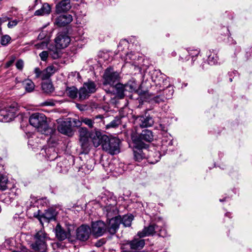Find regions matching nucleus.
Here are the masks:
<instances>
[{
  "label": "nucleus",
  "mask_w": 252,
  "mask_h": 252,
  "mask_svg": "<svg viewBox=\"0 0 252 252\" xmlns=\"http://www.w3.org/2000/svg\"><path fill=\"white\" fill-rule=\"evenodd\" d=\"M126 94L133 93L136 91L137 85L135 80H130L126 84L124 85Z\"/></svg>",
  "instance_id": "nucleus-25"
},
{
  "label": "nucleus",
  "mask_w": 252,
  "mask_h": 252,
  "mask_svg": "<svg viewBox=\"0 0 252 252\" xmlns=\"http://www.w3.org/2000/svg\"><path fill=\"white\" fill-rule=\"evenodd\" d=\"M127 42L126 40H121L120 41V42L119 43V44L118 45V48L119 49H120V47L122 45H125V46H127Z\"/></svg>",
  "instance_id": "nucleus-53"
},
{
  "label": "nucleus",
  "mask_w": 252,
  "mask_h": 252,
  "mask_svg": "<svg viewBox=\"0 0 252 252\" xmlns=\"http://www.w3.org/2000/svg\"><path fill=\"white\" fill-rule=\"evenodd\" d=\"M57 212L53 208H49L43 213L41 218L49 221L55 219Z\"/></svg>",
  "instance_id": "nucleus-29"
},
{
  "label": "nucleus",
  "mask_w": 252,
  "mask_h": 252,
  "mask_svg": "<svg viewBox=\"0 0 252 252\" xmlns=\"http://www.w3.org/2000/svg\"><path fill=\"white\" fill-rule=\"evenodd\" d=\"M11 38L8 35H2L0 39V43L3 46H6L10 43Z\"/></svg>",
  "instance_id": "nucleus-42"
},
{
  "label": "nucleus",
  "mask_w": 252,
  "mask_h": 252,
  "mask_svg": "<svg viewBox=\"0 0 252 252\" xmlns=\"http://www.w3.org/2000/svg\"><path fill=\"white\" fill-rule=\"evenodd\" d=\"M55 71V67L53 66H48L46 69L42 71L40 78L44 80L48 79L53 74Z\"/></svg>",
  "instance_id": "nucleus-28"
},
{
  "label": "nucleus",
  "mask_w": 252,
  "mask_h": 252,
  "mask_svg": "<svg viewBox=\"0 0 252 252\" xmlns=\"http://www.w3.org/2000/svg\"><path fill=\"white\" fill-rule=\"evenodd\" d=\"M102 201L105 204L104 211L106 212V216L108 218L116 214L117 208L116 205L117 203L114 198L112 197L107 198L106 196H103L102 198Z\"/></svg>",
  "instance_id": "nucleus-8"
},
{
  "label": "nucleus",
  "mask_w": 252,
  "mask_h": 252,
  "mask_svg": "<svg viewBox=\"0 0 252 252\" xmlns=\"http://www.w3.org/2000/svg\"><path fill=\"white\" fill-rule=\"evenodd\" d=\"M10 18L6 16L2 15L1 17H0V26H1V24L8 20H9Z\"/></svg>",
  "instance_id": "nucleus-49"
},
{
  "label": "nucleus",
  "mask_w": 252,
  "mask_h": 252,
  "mask_svg": "<svg viewBox=\"0 0 252 252\" xmlns=\"http://www.w3.org/2000/svg\"><path fill=\"white\" fill-rule=\"evenodd\" d=\"M79 142L84 152H88L90 146L89 137L79 138Z\"/></svg>",
  "instance_id": "nucleus-32"
},
{
  "label": "nucleus",
  "mask_w": 252,
  "mask_h": 252,
  "mask_svg": "<svg viewBox=\"0 0 252 252\" xmlns=\"http://www.w3.org/2000/svg\"><path fill=\"white\" fill-rule=\"evenodd\" d=\"M161 91H159L158 92V94L152 98V100L154 102L157 103H159L161 102H165L166 101L164 97L163 96V95L161 94Z\"/></svg>",
  "instance_id": "nucleus-38"
},
{
  "label": "nucleus",
  "mask_w": 252,
  "mask_h": 252,
  "mask_svg": "<svg viewBox=\"0 0 252 252\" xmlns=\"http://www.w3.org/2000/svg\"><path fill=\"white\" fill-rule=\"evenodd\" d=\"M91 232L89 226L83 224L77 229L76 237L80 241H85L89 239Z\"/></svg>",
  "instance_id": "nucleus-11"
},
{
  "label": "nucleus",
  "mask_w": 252,
  "mask_h": 252,
  "mask_svg": "<svg viewBox=\"0 0 252 252\" xmlns=\"http://www.w3.org/2000/svg\"><path fill=\"white\" fill-rule=\"evenodd\" d=\"M8 179L4 176H0V189L5 190L7 188Z\"/></svg>",
  "instance_id": "nucleus-39"
},
{
  "label": "nucleus",
  "mask_w": 252,
  "mask_h": 252,
  "mask_svg": "<svg viewBox=\"0 0 252 252\" xmlns=\"http://www.w3.org/2000/svg\"><path fill=\"white\" fill-rule=\"evenodd\" d=\"M42 89L46 93H51L54 90L52 83L49 81L42 83Z\"/></svg>",
  "instance_id": "nucleus-37"
},
{
  "label": "nucleus",
  "mask_w": 252,
  "mask_h": 252,
  "mask_svg": "<svg viewBox=\"0 0 252 252\" xmlns=\"http://www.w3.org/2000/svg\"><path fill=\"white\" fill-rule=\"evenodd\" d=\"M200 51L198 50H191L189 51H184L180 56V58L183 61H188L191 57L192 58V63L194 62V58L197 56Z\"/></svg>",
  "instance_id": "nucleus-19"
},
{
  "label": "nucleus",
  "mask_w": 252,
  "mask_h": 252,
  "mask_svg": "<svg viewBox=\"0 0 252 252\" xmlns=\"http://www.w3.org/2000/svg\"><path fill=\"white\" fill-rule=\"evenodd\" d=\"M147 158L149 159V161L153 164L157 162L160 158V154L158 152H149L147 153Z\"/></svg>",
  "instance_id": "nucleus-30"
},
{
  "label": "nucleus",
  "mask_w": 252,
  "mask_h": 252,
  "mask_svg": "<svg viewBox=\"0 0 252 252\" xmlns=\"http://www.w3.org/2000/svg\"><path fill=\"white\" fill-rule=\"evenodd\" d=\"M29 122L31 125L37 128L41 133L50 135L53 132L52 128L49 127L46 121V118L43 114L34 113L30 118Z\"/></svg>",
  "instance_id": "nucleus-1"
},
{
  "label": "nucleus",
  "mask_w": 252,
  "mask_h": 252,
  "mask_svg": "<svg viewBox=\"0 0 252 252\" xmlns=\"http://www.w3.org/2000/svg\"><path fill=\"white\" fill-rule=\"evenodd\" d=\"M41 60L42 61H46L49 56V53L47 51H42L39 55Z\"/></svg>",
  "instance_id": "nucleus-44"
},
{
  "label": "nucleus",
  "mask_w": 252,
  "mask_h": 252,
  "mask_svg": "<svg viewBox=\"0 0 252 252\" xmlns=\"http://www.w3.org/2000/svg\"><path fill=\"white\" fill-rule=\"evenodd\" d=\"M56 234L58 239L63 240L66 238H69L70 232L68 229L67 231L64 230L59 225H58L56 228Z\"/></svg>",
  "instance_id": "nucleus-21"
},
{
  "label": "nucleus",
  "mask_w": 252,
  "mask_h": 252,
  "mask_svg": "<svg viewBox=\"0 0 252 252\" xmlns=\"http://www.w3.org/2000/svg\"><path fill=\"white\" fill-rule=\"evenodd\" d=\"M220 202H221V201H223V200H222V199H220Z\"/></svg>",
  "instance_id": "nucleus-60"
},
{
  "label": "nucleus",
  "mask_w": 252,
  "mask_h": 252,
  "mask_svg": "<svg viewBox=\"0 0 252 252\" xmlns=\"http://www.w3.org/2000/svg\"><path fill=\"white\" fill-rule=\"evenodd\" d=\"M56 11L62 13L69 10L71 8L70 0H62L56 5Z\"/></svg>",
  "instance_id": "nucleus-20"
},
{
  "label": "nucleus",
  "mask_w": 252,
  "mask_h": 252,
  "mask_svg": "<svg viewBox=\"0 0 252 252\" xmlns=\"http://www.w3.org/2000/svg\"><path fill=\"white\" fill-rule=\"evenodd\" d=\"M25 90L28 92H32L34 88V84L31 80H26L23 82Z\"/></svg>",
  "instance_id": "nucleus-34"
},
{
  "label": "nucleus",
  "mask_w": 252,
  "mask_h": 252,
  "mask_svg": "<svg viewBox=\"0 0 252 252\" xmlns=\"http://www.w3.org/2000/svg\"><path fill=\"white\" fill-rule=\"evenodd\" d=\"M132 215H125L123 218H121V222L125 226H129L131 225V221L133 220Z\"/></svg>",
  "instance_id": "nucleus-36"
},
{
  "label": "nucleus",
  "mask_w": 252,
  "mask_h": 252,
  "mask_svg": "<svg viewBox=\"0 0 252 252\" xmlns=\"http://www.w3.org/2000/svg\"><path fill=\"white\" fill-rule=\"evenodd\" d=\"M15 58L14 57H12L10 60L6 63L5 65L6 67L7 68L10 67L13 63L15 61Z\"/></svg>",
  "instance_id": "nucleus-51"
},
{
  "label": "nucleus",
  "mask_w": 252,
  "mask_h": 252,
  "mask_svg": "<svg viewBox=\"0 0 252 252\" xmlns=\"http://www.w3.org/2000/svg\"><path fill=\"white\" fill-rule=\"evenodd\" d=\"M46 46V43L44 42H41L34 45V46L36 49H43L44 47Z\"/></svg>",
  "instance_id": "nucleus-50"
},
{
  "label": "nucleus",
  "mask_w": 252,
  "mask_h": 252,
  "mask_svg": "<svg viewBox=\"0 0 252 252\" xmlns=\"http://www.w3.org/2000/svg\"><path fill=\"white\" fill-rule=\"evenodd\" d=\"M18 110V104L13 103L0 110V121L2 122H9L12 121L16 115Z\"/></svg>",
  "instance_id": "nucleus-4"
},
{
  "label": "nucleus",
  "mask_w": 252,
  "mask_h": 252,
  "mask_svg": "<svg viewBox=\"0 0 252 252\" xmlns=\"http://www.w3.org/2000/svg\"><path fill=\"white\" fill-rule=\"evenodd\" d=\"M58 129L61 133L70 136L72 134L71 121L68 118L66 121H63L58 126Z\"/></svg>",
  "instance_id": "nucleus-13"
},
{
  "label": "nucleus",
  "mask_w": 252,
  "mask_h": 252,
  "mask_svg": "<svg viewBox=\"0 0 252 252\" xmlns=\"http://www.w3.org/2000/svg\"><path fill=\"white\" fill-rule=\"evenodd\" d=\"M163 96L164 97L166 100L170 99L174 93V89L172 86H168L162 90Z\"/></svg>",
  "instance_id": "nucleus-31"
},
{
  "label": "nucleus",
  "mask_w": 252,
  "mask_h": 252,
  "mask_svg": "<svg viewBox=\"0 0 252 252\" xmlns=\"http://www.w3.org/2000/svg\"><path fill=\"white\" fill-rule=\"evenodd\" d=\"M35 242L31 245L32 248L38 252H45L47 250L46 241L47 237L42 230L37 232L34 237Z\"/></svg>",
  "instance_id": "nucleus-5"
},
{
  "label": "nucleus",
  "mask_w": 252,
  "mask_h": 252,
  "mask_svg": "<svg viewBox=\"0 0 252 252\" xmlns=\"http://www.w3.org/2000/svg\"><path fill=\"white\" fill-rule=\"evenodd\" d=\"M130 248L133 250H140L145 245V241L143 239H135L129 243Z\"/></svg>",
  "instance_id": "nucleus-24"
},
{
  "label": "nucleus",
  "mask_w": 252,
  "mask_h": 252,
  "mask_svg": "<svg viewBox=\"0 0 252 252\" xmlns=\"http://www.w3.org/2000/svg\"><path fill=\"white\" fill-rule=\"evenodd\" d=\"M218 59L219 57L217 54L215 52H211L208 56V63L211 65H214L218 63Z\"/></svg>",
  "instance_id": "nucleus-35"
},
{
  "label": "nucleus",
  "mask_w": 252,
  "mask_h": 252,
  "mask_svg": "<svg viewBox=\"0 0 252 252\" xmlns=\"http://www.w3.org/2000/svg\"><path fill=\"white\" fill-rule=\"evenodd\" d=\"M35 0V1H36L37 0Z\"/></svg>",
  "instance_id": "nucleus-61"
},
{
  "label": "nucleus",
  "mask_w": 252,
  "mask_h": 252,
  "mask_svg": "<svg viewBox=\"0 0 252 252\" xmlns=\"http://www.w3.org/2000/svg\"><path fill=\"white\" fill-rule=\"evenodd\" d=\"M1 26H0V33H1Z\"/></svg>",
  "instance_id": "nucleus-57"
},
{
  "label": "nucleus",
  "mask_w": 252,
  "mask_h": 252,
  "mask_svg": "<svg viewBox=\"0 0 252 252\" xmlns=\"http://www.w3.org/2000/svg\"><path fill=\"white\" fill-rule=\"evenodd\" d=\"M141 57L138 55L130 52L126 55L125 61L127 63H129L132 65L136 66V61L138 60Z\"/></svg>",
  "instance_id": "nucleus-23"
},
{
  "label": "nucleus",
  "mask_w": 252,
  "mask_h": 252,
  "mask_svg": "<svg viewBox=\"0 0 252 252\" xmlns=\"http://www.w3.org/2000/svg\"><path fill=\"white\" fill-rule=\"evenodd\" d=\"M72 21V17L68 14L59 16L55 21V24L59 27L65 26Z\"/></svg>",
  "instance_id": "nucleus-17"
},
{
  "label": "nucleus",
  "mask_w": 252,
  "mask_h": 252,
  "mask_svg": "<svg viewBox=\"0 0 252 252\" xmlns=\"http://www.w3.org/2000/svg\"><path fill=\"white\" fill-rule=\"evenodd\" d=\"M132 139L135 144L133 149L134 158L136 160L140 161L144 158H147L148 150L146 148H144L143 143H140L139 145L138 141H136V139L133 136H132Z\"/></svg>",
  "instance_id": "nucleus-9"
},
{
  "label": "nucleus",
  "mask_w": 252,
  "mask_h": 252,
  "mask_svg": "<svg viewBox=\"0 0 252 252\" xmlns=\"http://www.w3.org/2000/svg\"><path fill=\"white\" fill-rule=\"evenodd\" d=\"M79 138L89 137L90 134L88 129L85 127H81L79 129Z\"/></svg>",
  "instance_id": "nucleus-41"
},
{
  "label": "nucleus",
  "mask_w": 252,
  "mask_h": 252,
  "mask_svg": "<svg viewBox=\"0 0 252 252\" xmlns=\"http://www.w3.org/2000/svg\"><path fill=\"white\" fill-rule=\"evenodd\" d=\"M104 136H107L105 134H102L99 131H95L91 134V137L92 138V142L94 146L95 147H97L100 145H101L102 147V144L104 143L103 139Z\"/></svg>",
  "instance_id": "nucleus-15"
},
{
  "label": "nucleus",
  "mask_w": 252,
  "mask_h": 252,
  "mask_svg": "<svg viewBox=\"0 0 252 252\" xmlns=\"http://www.w3.org/2000/svg\"><path fill=\"white\" fill-rule=\"evenodd\" d=\"M91 230L94 236L95 237L101 236L107 231L106 224L101 220L92 222Z\"/></svg>",
  "instance_id": "nucleus-10"
},
{
  "label": "nucleus",
  "mask_w": 252,
  "mask_h": 252,
  "mask_svg": "<svg viewBox=\"0 0 252 252\" xmlns=\"http://www.w3.org/2000/svg\"><path fill=\"white\" fill-rule=\"evenodd\" d=\"M2 0H0V1H1Z\"/></svg>",
  "instance_id": "nucleus-62"
},
{
  "label": "nucleus",
  "mask_w": 252,
  "mask_h": 252,
  "mask_svg": "<svg viewBox=\"0 0 252 252\" xmlns=\"http://www.w3.org/2000/svg\"><path fill=\"white\" fill-rule=\"evenodd\" d=\"M34 72L35 74V77L36 78H40L42 71L38 67H36L34 69Z\"/></svg>",
  "instance_id": "nucleus-48"
},
{
  "label": "nucleus",
  "mask_w": 252,
  "mask_h": 252,
  "mask_svg": "<svg viewBox=\"0 0 252 252\" xmlns=\"http://www.w3.org/2000/svg\"><path fill=\"white\" fill-rule=\"evenodd\" d=\"M172 144V140H170L169 143H168V145H171Z\"/></svg>",
  "instance_id": "nucleus-55"
},
{
  "label": "nucleus",
  "mask_w": 252,
  "mask_h": 252,
  "mask_svg": "<svg viewBox=\"0 0 252 252\" xmlns=\"http://www.w3.org/2000/svg\"><path fill=\"white\" fill-rule=\"evenodd\" d=\"M104 143L102 144V149L110 154L115 155L120 152V140L119 139L108 136H104Z\"/></svg>",
  "instance_id": "nucleus-3"
},
{
  "label": "nucleus",
  "mask_w": 252,
  "mask_h": 252,
  "mask_svg": "<svg viewBox=\"0 0 252 252\" xmlns=\"http://www.w3.org/2000/svg\"><path fill=\"white\" fill-rule=\"evenodd\" d=\"M152 79L155 83L157 89L159 90V91H161L162 90L169 85L168 81L161 74L155 79H154V77L153 76Z\"/></svg>",
  "instance_id": "nucleus-16"
},
{
  "label": "nucleus",
  "mask_w": 252,
  "mask_h": 252,
  "mask_svg": "<svg viewBox=\"0 0 252 252\" xmlns=\"http://www.w3.org/2000/svg\"><path fill=\"white\" fill-rule=\"evenodd\" d=\"M24 62L22 60H19L16 63V66L17 69L22 70L23 68Z\"/></svg>",
  "instance_id": "nucleus-47"
},
{
  "label": "nucleus",
  "mask_w": 252,
  "mask_h": 252,
  "mask_svg": "<svg viewBox=\"0 0 252 252\" xmlns=\"http://www.w3.org/2000/svg\"><path fill=\"white\" fill-rule=\"evenodd\" d=\"M90 170H92V166L90 167Z\"/></svg>",
  "instance_id": "nucleus-59"
},
{
  "label": "nucleus",
  "mask_w": 252,
  "mask_h": 252,
  "mask_svg": "<svg viewBox=\"0 0 252 252\" xmlns=\"http://www.w3.org/2000/svg\"><path fill=\"white\" fill-rule=\"evenodd\" d=\"M50 55L54 59H58L60 56V53L57 50L51 51Z\"/></svg>",
  "instance_id": "nucleus-45"
},
{
  "label": "nucleus",
  "mask_w": 252,
  "mask_h": 252,
  "mask_svg": "<svg viewBox=\"0 0 252 252\" xmlns=\"http://www.w3.org/2000/svg\"><path fill=\"white\" fill-rule=\"evenodd\" d=\"M96 90V85L91 81L84 83L80 88L78 92V98L80 100L86 99L91 94L94 93Z\"/></svg>",
  "instance_id": "nucleus-7"
},
{
  "label": "nucleus",
  "mask_w": 252,
  "mask_h": 252,
  "mask_svg": "<svg viewBox=\"0 0 252 252\" xmlns=\"http://www.w3.org/2000/svg\"><path fill=\"white\" fill-rule=\"evenodd\" d=\"M119 74L117 72H115L111 68H107L103 75V87H106L109 85L110 86V89L107 90L104 88L107 93H112L114 91V86L119 81Z\"/></svg>",
  "instance_id": "nucleus-2"
},
{
  "label": "nucleus",
  "mask_w": 252,
  "mask_h": 252,
  "mask_svg": "<svg viewBox=\"0 0 252 252\" xmlns=\"http://www.w3.org/2000/svg\"><path fill=\"white\" fill-rule=\"evenodd\" d=\"M18 22L19 21L17 20L11 21L8 23L7 26L9 28H12L16 26L18 24Z\"/></svg>",
  "instance_id": "nucleus-46"
},
{
  "label": "nucleus",
  "mask_w": 252,
  "mask_h": 252,
  "mask_svg": "<svg viewBox=\"0 0 252 252\" xmlns=\"http://www.w3.org/2000/svg\"><path fill=\"white\" fill-rule=\"evenodd\" d=\"M121 223V218L116 217L109 220L106 224L107 230L111 234H115Z\"/></svg>",
  "instance_id": "nucleus-12"
},
{
  "label": "nucleus",
  "mask_w": 252,
  "mask_h": 252,
  "mask_svg": "<svg viewBox=\"0 0 252 252\" xmlns=\"http://www.w3.org/2000/svg\"><path fill=\"white\" fill-rule=\"evenodd\" d=\"M157 232H159L158 235L160 236H166L165 230L164 229L162 230V226L161 225L156 224H151L148 226L145 227L141 231L138 233V235L139 237L141 238L153 235Z\"/></svg>",
  "instance_id": "nucleus-6"
},
{
  "label": "nucleus",
  "mask_w": 252,
  "mask_h": 252,
  "mask_svg": "<svg viewBox=\"0 0 252 252\" xmlns=\"http://www.w3.org/2000/svg\"><path fill=\"white\" fill-rule=\"evenodd\" d=\"M51 7L48 3H45L42 5L41 8L36 10L34 12V15L43 16L46 14H49L51 12Z\"/></svg>",
  "instance_id": "nucleus-26"
},
{
  "label": "nucleus",
  "mask_w": 252,
  "mask_h": 252,
  "mask_svg": "<svg viewBox=\"0 0 252 252\" xmlns=\"http://www.w3.org/2000/svg\"><path fill=\"white\" fill-rule=\"evenodd\" d=\"M96 118H101V117L100 116H96Z\"/></svg>",
  "instance_id": "nucleus-58"
},
{
  "label": "nucleus",
  "mask_w": 252,
  "mask_h": 252,
  "mask_svg": "<svg viewBox=\"0 0 252 252\" xmlns=\"http://www.w3.org/2000/svg\"><path fill=\"white\" fill-rule=\"evenodd\" d=\"M153 139V135L152 132L148 129H145L142 131L140 135V140H136L140 143L141 141L144 140L147 142H150ZM141 143H142L141 142Z\"/></svg>",
  "instance_id": "nucleus-22"
},
{
  "label": "nucleus",
  "mask_w": 252,
  "mask_h": 252,
  "mask_svg": "<svg viewBox=\"0 0 252 252\" xmlns=\"http://www.w3.org/2000/svg\"><path fill=\"white\" fill-rule=\"evenodd\" d=\"M121 124V120L119 118H115L112 122L106 126V128H115L119 126Z\"/></svg>",
  "instance_id": "nucleus-40"
},
{
  "label": "nucleus",
  "mask_w": 252,
  "mask_h": 252,
  "mask_svg": "<svg viewBox=\"0 0 252 252\" xmlns=\"http://www.w3.org/2000/svg\"><path fill=\"white\" fill-rule=\"evenodd\" d=\"M137 121L141 127L151 126L154 123L153 118L150 116H139L137 118Z\"/></svg>",
  "instance_id": "nucleus-18"
},
{
  "label": "nucleus",
  "mask_w": 252,
  "mask_h": 252,
  "mask_svg": "<svg viewBox=\"0 0 252 252\" xmlns=\"http://www.w3.org/2000/svg\"><path fill=\"white\" fill-rule=\"evenodd\" d=\"M79 90L74 87L68 88L66 90V94L72 98H76L78 96Z\"/></svg>",
  "instance_id": "nucleus-33"
},
{
  "label": "nucleus",
  "mask_w": 252,
  "mask_h": 252,
  "mask_svg": "<svg viewBox=\"0 0 252 252\" xmlns=\"http://www.w3.org/2000/svg\"><path fill=\"white\" fill-rule=\"evenodd\" d=\"M73 122L74 123V124L76 126H79L81 125V123H82L81 122V120H78L77 119H73Z\"/></svg>",
  "instance_id": "nucleus-54"
},
{
  "label": "nucleus",
  "mask_w": 252,
  "mask_h": 252,
  "mask_svg": "<svg viewBox=\"0 0 252 252\" xmlns=\"http://www.w3.org/2000/svg\"><path fill=\"white\" fill-rule=\"evenodd\" d=\"M105 243L104 239H100L96 242L95 245L97 247H100L102 246Z\"/></svg>",
  "instance_id": "nucleus-52"
},
{
  "label": "nucleus",
  "mask_w": 252,
  "mask_h": 252,
  "mask_svg": "<svg viewBox=\"0 0 252 252\" xmlns=\"http://www.w3.org/2000/svg\"><path fill=\"white\" fill-rule=\"evenodd\" d=\"M70 42V38L64 33L58 34L55 38L56 46L58 48L66 47Z\"/></svg>",
  "instance_id": "nucleus-14"
},
{
  "label": "nucleus",
  "mask_w": 252,
  "mask_h": 252,
  "mask_svg": "<svg viewBox=\"0 0 252 252\" xmlns=\"http://www.w3.org/2000/svg\"><path fill=\"white\" fill-rule=\"evenodd\" d=\"M114 87V90H116L117 95L119 98H123L125 95H126L124 85L117 83Z\"/></svg>",
  "instance_id": "nucleus-27"
},
{
  "label": "nucleus",
  "mask_w": 252,
  "mask_h": 252,
  "mask_svg": "<svg viewBox=\"0 0 252 252\" xmlns=\"http://www.w3.org/2000/svg\"><path fill=\"white\" fill-rule=\"evenodd\" d=\"M165 140V139H163L162 140V143H163V144H164Z\"/></svg>",
  "instance_id": "nucleus-56"
},
{
  "label": "nucleus",
  "mask_w": 252,
  "mask_h": 252,
  "mask_svg": "<svg viewBox=\"0 0 252 252\" xmlns=\"http://www.w3.org/2000/svg\"><path fill=\"white\" fill-rule=\"evenodd\" d=\"M81 121L82 123H84L90 128H92L94 126V120L92 119L86 118H81Z\"/></svg>",
  "instance_id": "nucleus-43"
}]
</instances>
